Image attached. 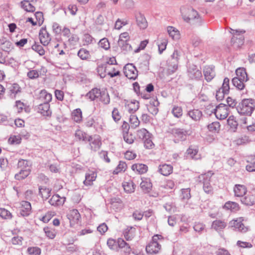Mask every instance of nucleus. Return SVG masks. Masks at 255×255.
Wrapping results in <instances>:
<instances>
[{"label": "nucleus", "mask_w": 255, "mask_h": 255, "mask_svg": "<svg viewBox=\"0 0 255 255\" xmlns=\"http://www.w3.org/2000/svg\"><path fill=\"white\" fill-rule=\"evenodd\" d=\"M255 109V100L245 99L238 106L237 110L240 115L251 116Z\"/></svg>", "instance_id": "1"}, {"label": "nucleus", "mask_w": 255, "mask_h": 255, "mask_svg": "<svg viewBox=\"0 0 255 255\" xmlns=\"http://www.w3.org/2000/svg\"><path fill=\"white\" fill-rule=\"evenodd\" d=\"M212 173L208 172L201 174L198 176L199 182L203 184V188L205 192L209 194L212 192L213 188L210 184V179Z\"/></svg>", "instance_id": "2"}, {"label": "nucleus", "mask_w": 255, "mask_h": 255, "mask_svg": "<svg viewBox=\"0 0 255 255\" xmlns=\"http://www.w3.org/2000/svg\"><path fill=\"white\" fill-rule=\"evenodd\" d=\"M181 13L184 20L187 22H189L198 17L197 12L191 7H182Z\"/></svg>", "instance_id": "3"}, {"label": "nucleus", "mask_w": 255, "mask_h": 255, "mask_svg": "<svg viewBox=\"0 0 255 255\" xmlns=\"http://www.w3.org/2000/svg\"><path fill=\"white\" fill-rule=\"evenodd\" d=\"M214 113L217 118L220 120L226 119L229 115L227 106L223 104H220L214 109Z\"/></svg>", "instance_id": "4"}, {"label": "nucleus", "mask_w": 255, "mask_h": 255, "mask_svg": "<svg viewBox=\"0 0 255 255\" xmlns=\"http://www.w3.org/2000/svg\"><path fill=\"white\" fill-rule=\"evenodd\" d=\"M244 31H238L237 30H232L233 37L231 39V42L233 44H236L237 47H239L244 43Z\"/></svg>", "instance_id": "5"}, {"label": "nucleus", "mask_w": 255, "mask_h": 255, "mask_svg": "<svg viewBox=\"0 0 255 255\" xmlns=\"http://www.w3.org/2000/svg\"><path fill=\"white\" fill-rule=\"evenodd\" d=\"M124 72L125 76L129 79L134 80L137 76V71L134 65H125Z\"/></svg>", "instance_id": "6"}, {"label": "nucleus", "mask_w": 255, "mask_h": 255, "mask_svg": "<svg viewBox=\"0 0 255 255\" xmlns=\"http://www.w3.org/2000/svg\"><path fill=\"white\" fill-rule=\"evenodd\" d=\"M104 65H101V66H99L97 68L98 72L101 78H103L105 77L106 73L110 76L111 77H114L120 75V72L119 70H116L115 68H113V70L112 71H107L106 67L103 66Z\"/></svg>", "instance_id": "7"}, {"label": "nucleus", "mask_w": 255, "mask_h": 255, "mask_svg": "<svg viewBox=\"0 0 255 255\" xmlns=\"http://www.w3.org/2000/svg\"><path fill=\"white\" fill-rule=\"evenodd\" d=\"M158 235L154 236L153 237V241L149 243L146 247V251L148 254H156L159 252L160 250L161 246L155 240V237H158Z\"/></svg>", "instance_id": "8"}, {"label": "nucleus", "mask_w": 255, "mask_h": 255, "mask_svg": "<svg viewBox=\"0 0 255 255\" xmlns=\"http://www.w3.org/2000/svg\"><path fill=\"white\" fill-rule=\"evenodd\" d=\"M87 141L89 142L91 149L94 151L98 150L101 145L100 137L98 135L88 136Z\"/></svg>", "instance_id": "9"}, {"label": "nucleus", "mask_w": 255, "mask_h": 255, "mask_svg": "<svg viewBox=\"0 0 255 255\" xmlns=\"http://www.w3.org/2000/svg\"><path fill=\"white\" fill-rule=\"evenodd\" d=\"M196 65H189L188 67L189 76L192 79H198L202 77V73Z\"/></svg>", "instance_id": "10"}, {"label": "nucleus", "mask_w": 255, "mask_h": 255, "mask_svg": "<svg viewBox=\"0 0 255 255\" xmlns=\"http://www.w3.org/2000/svg\"><path fill=\"white\" fill-rule=\"evenodd\" d=\"M203 73L205 79L208 81H211L215 76L214 67L213 65H207L203 69Z\"/></svg>", "instance_id": "11"}, {"label": "nucleus", "mask_w": 255, "mask_h": 255, "mask_svg": "<svg viewBox=\"0 0 255 255\" xmlns=\"http://www.w3.org/2000/svg\"><path fill=\"white\" fill-rule=\"evenodd\" d=\"M152 185L150 179L145 178L144 179V194H147L149 197H156L158 196V193L152 190Z\"/></svg>", "instance_id": "12"}, {"label": "nucleus", "mask_w": 255, "mask_h": 255, "mask_svg": "<svg viewBox=\"0 0 255 255\" xmlns=\"http://www.w3.org/2000/svg\"><path fill=\"white\" fill-rule=\"evenodd\" d=\"M67 218L69 220L71 226L74 225L78 223L81 216L78 211L76 209H73L70 211L67 215Z\"/></svg>", "instance_id": "13"}, {"label": "nucleus", "mask_w": 255, "mask_h": 255, "mask_svg": "<svg viewBox=\"0 0 255 255\" xmlns=\"http://www.w3.org/2000/svg\"><path fill=\"white\" fill-rule=\"evenodd\" d=\"M159 105V103L157 99H152L150 100L149 104H146V106L149 112L152 115H156L158 112L157 107Z\"/></svg>", "instance_id": "14"}, {"label": "nucleus", "mask_w": 255, "mask_h": 255, "mask_svg": "<svg viewBox=\"0 0 255 255\" xmlns=\"http://www.w3.org/2000/svg\"><path fill=\"white\" fill-rule=\"evenodd\" d=\"M20 205V215L23 217L28 216L31 210L30 203L27 201H22L21 202Z\"/></svg>", "instance_id": "15"}, {"label": "nucleus", "mask_w": 255, "mask_h": 255, "mask_svg": "<svg viewBox=\"0 0 255 255\" xmlns=\"http://www.w3.org/2000/svg\"><path fill=\"white\" fill-rule=\"evenodd\" d=\"M38 112L43 116L49 117L51 115V111L50 110V105L49 103L44 102L43 104H39L37 108Z\"/></svg>", "instance_id": "16"}, {"label": "nucleus", "mask_w": 255, "mask_h": 255, "mask_svg": "<svg viewBox=\"0 0 255 255\" xmlns=\"http://www.w3.org/2000/svg\"><path fill=\"white\" fill-rule=\"evenodd\" d=\"M39 35L41 43L44 46L47 45L51 40V37L46 28H42L40 30Z\"/></svg>", "instance_id": "17"}, {"label": "nucleus", "mask_w": 255, "mask_h": 255, "mask_svg": "<svg viewBox=\"0 0 255 255\" xmlns=\"http://www.w3.org/2000/svg\"><path fill=\"white\" fill-rule=\"evenodd\" d=\"M232 227H234L242 233L246 232L248 229L247 227H245L244 224L242 223L241 219H237L236 220H232L230 223Z\"/></svg>", "instance_id": "18"}, {"label": "nucleus", "mask_w": 255, "mask_h": 255, "mask_svg": "<svg viewBox=\"0 0 255 255\" xmlns=\"http://www.w3.org/2000/svg\"><path fill=\"white\" fill-rule=\"evenodd\" d=\"M36 1V0L32 2L31 1V0H24L21 1L20 5L27 12H33L35 10L33 3Z\"/></svg>", "instance_id": "19"}, {"label": "nucleus", "mask_w": 255, "mask_h": 255, "mask_svg": "<svg viewBox=\"0 0 255 255\" xmlns=\"http://www.w3.org/2000/svg\"><path fill=\"white\" fill-rule=\"evenodd\" d=\"M97 178V173L93 171H88L85 175V180L84 181V184L86 186L91 185L93 182Z\"/></svg>", "instance_id": "20"}, {"label": "nucleus", "mask_w": 255, "mask_h": 255, "mask_svg": "<svg viewBox=\"0 0 255 255\" xmlns=\"http://www.w3.org/2000/svg\"><path fill=\"white\" fill-rule=\"evenodd\" d=\"M65 201V197H60L58 195L52 196L51 199L48 201L49 204L52 206L62 205Z\"/></svg>", "instance_id": "21"}, {"label": "nucleus", "mask_w": 255, "mask_h": 255, "mask_svg": "<svg viewBox=\"0 0 255 255\" xmlns=\"http://www.w3.org/2000/svg\"><path fill=\"white\" fill-rule=\"evenodd\" d=\"M168 33L172 39L177 40L180 38V33L179 31L174 27L168 26L167 27Z\"/></svg>", "instance_id": "22"}, {"label": "nucleus", "mask_w": 255, "mask_h": 255, "mask_svg": "<svg viewBox=\"0 0 255 255\" xmlns=\"http://www.w3.org/2000/svg\"><path fill=\"white\" fill-rule=\"evenodd\" d=\"M187 115L194 121H199L202 117V112L198 109H194L188 111Z\"/></svg>", "instance_id": "23"}, {"label": "nucleus", "mask_w": 255, "mask_h": 255, "mask_svg": "<svg viewBox=\"0 0 255 255\" xmlns=\"http://www.w3.org/2000/svg\"><path fill=\"white\" fill-rule=\"evenodd\" d=\"M151 138V134L144 128V147L151 149L154 146Z\"/></svg>", "instance_id": "24"}, {"label": "nucleus", "mask_w": 255, "mask_h": 255, "mask_svg": "<svg viewBox=\"0 0 255 255\" xmlns=\"http://www.w3.org/2000/svg\"><path fill=\"white\" fill-rule=\"evenodd\" d=\"M126 109L129 113H133L138 109V102L137 101H125Z\"/></svg>", "instance_id": "25"}, {"label": "nucleus", "mask_w": 255, "mask_h": 255, "mask_svg": "<svg viewBox=\"0 0 255 255\" xmlns=\"http://www.w3.org/2000/svg\"><path fill=\"white\" fill-rule=\"evenodd\" d=\"M235 195L238 197L243 196L247 192V188L245 186L240 184H236L234 188Z\"/></svg>", "instance_id": "26"}, {"label": "nucleus", "mask_w": 255, "mask_h": 255, "mask_svg": "<svg viewBox=\"0 0 255 255\" xmlns=\"http://www.w3.org/2000/svg\"><path fill=\"white\" fill-rule=\"evenodd\" d=\"M226 226L227 224L224 221L220 220H216L213 222L212 228L217 232H220L225 229Z\"/></svg>", "instance_id": "27"}, {"label": "nucleus", "mask_w": 255, "mask_h": 255, "mask_svg": "<svg viewBox=\"0 0 255 255\" xmlns=\"http://www.w3.org/2000/svg\"><path fill=\"white\" fill-rule=\"evenodd\" d=\"M198 149L197 147L191 146L187 150V154L190 157L194 159L200 158V155L198 154Z\"/></svg>", "instance_id": "28"}, {"label": "nucleus", "mask_w": 255, "mask_h": 255, "mask_svg": "<svg viewBox=\"0 0 255 255\" xmlns=\"http://www.w3.org/2000/svg\"><path fill=\"white\" fill-rule=\"evenodd\" d=\"M237 76L235 78L240 79L241 80L248 81V77L246 69L244 68H238L236 70Z\"/></svg>", "instance_id": "29"}, {"label": "nucleus", "mask_w": 255, "mask_h": 255, "mask_svg": "<svg viewBox=\"0 0 255 255\" xmlns=\"http://www.w3.org/2000/svg\"><path fill=\"white\" fill-rule=\"evenodd\" d=\"M135 228L130 227L127 228L123 232L127 241H131L134 236Z\"/></svg>", "instance_id": "30"}, {"label": "nucleus", "mask_w": 255, "mask_h": 255, "mask_svg": "<svg viewBox=\"0 0 255 255\" xmlns=\"http://www.w3.org/2000/svg\"><path fill=\"white\" fill-rule=\"evenodd\" d=\"M158 170L162 175L164 176H167L172 172V166L168 164L160 165Z\"/></svg>", "instance_id": "31"}, {"label": "nucleus", "mask_w": 255, "mask_h": 255, "mask_svg": "<svg viewBox=\"0 0 255 255\" xmlns=\"http://www.w3.org/2000/svg\"><path fill=\"white\" fill-rule=\"evenodd\" d=\"M101 90L98 88H94L86 95L91 101H94L99 98L101 94Z\"/></svg>", "instance_id": "32"}, {"label": "nucleus", "mask_w": 255, "mask_h": 255, "mask_svg": "<svg viewBox=\"0 0 255 255\" xmlns=\"http://www.w3.org/2000/svg\"><path fill=\"white\" fill-rule=\"evenodd\" d=\"M123 186L124 190L128 193L133 192L135 189V185L130 180L128 182H124L123 183Z\"/></svg>", "instance_id": "33"}, {"label": "nucleus", "mask_w": 255, "mask_h": 255, "mask_svg": "<svg viewBox=\"0 0 255 255\" xmlns=\"http://www.w3.org/2000/svg\"><path fill=\"white\" fill-rule=\"evenodd\" d=\"M39 99L44 102L49 103L52 100V95L48 93L46 90H42L39 93Z\"/></svg>", "instance_id": "34"}, {"label": "nucleus", "mask_w": 255, "mask_h": 255, "mask_svg": "<svg viewBox=\"0 0 255 255\" xmlns=\"http://www.w3.org/2000/svg\"><path fill=\"white\" fill-rule=\"evenodd\" d=\"M241 202L245 205L252 206L255 203V197L253 195H248L243 197Z\"/></svg>", "instance_id": "35"}, {"label": "nucleus", "mask_w": 255, "mask_h": 255, "mask_svg": "<svg viewBox=\"0 0 255 255\" xmlns=\"http://www.w3.org/2000/svg\"><path fill=\"white\" fill-rule=\"evenodd\" d=\"M75 138L78 140L87 141L88 139V135L86 132L80 129H77L75 133Z\"/></svg>", "instance_id": "36"}, {"label": "nucleus", "mask_w": 255, "mask_h": 255, "mask_svg": "<svg viewBox=\"0 0 255 255\" xmlns=\"http://www.w3.org/2000/svg\"><path fill=\"white\" fill-rule=\"evenodd\" d=\"M101 94L99 98L104 104L107 105L110 103V98L109 95L106 90H101Z\"/></svg>", "instance_id": "37"}, {"label": "nucleus", "mask_w": 255, "mask_h": 255, "mask_svg": "<svg viewBox=\"0 0 255 255\" xmlns=\"http://www.w3.org/2000/svg\"><path fill=\"white\" fill-rule=\"evenodd\" d=\"M247 81L241 80L240 79H238L237 78H233L232 79V84L238 89L242 90L244 89L245 86L244 83Z\"/></svg>", "instance_id": "38"}, {"label": "nucleus", "mask_w": 255, "mask_h": 255, "mask_svg": "<svg viewBox=\"0 0 255 255\" xmlns=\"http://www.w3.org/2000/svg\"><path fill=\"white\" fill-rule=\"evenodd\" d=\"M39 192L43 199H47L50 196L51 190L46 187H40L39 188Z\"/></svg>", "instance_id": "39"}, {"label": "nucleus", "mask_w": 255, "mask_h": 255, "mask_svg": "<svg viewBox=\"0 0 255 255\" xmlns=\"http://www.w3.org/2000/svg\"><path fill=\"white\" fill-rule=\"evenodd\" d=\"M29 169H21L19 172L16 174L15 178L17 180H21L26 177L30 173Z\"/></svg>", "instance_id": "40"}, {"label": "nucleus", "mask_w": 255, "mask_h": 255, "mask_svg": "<svg viewBox=\"0 0 255 255\" xmlns=\"http://www.w3.org/2000/svg\"><path fill=\"white\" fill-rule=\"evenodd\" d=\"M250 141V139L249 136L247 135H244L241 136L234 141V142L238 145H240L244 144H246Z\"/></svg>", "instance_id": "41"}, {"label": "nucleus", "mask_w": 255, "mask_h": 255, "mask_svg": "<svg viewBox=\"0 0 255 255\" xmlns=\"http://www.w3.org/2000/svg\"><path fill=\"white\" fill-rule=\"evenodd\" d=\"M168 41L166 38L159 40L157 43L158 50L161 53L166 48Z\"/></svg>", "instance_id": "42"}, {"label": "nucleus", "mask_w": 255, "mask_h": 255, "mask_svg": "<svg viewBox=\"0 0 255 255\" xmlns=\"http://www.w3.org/2000/svg\"><path fill=\"white\" fill-rule=\"evenodd\" d=\"M131 169L135 173L142 174L143 173V164L141 163L134 164L132 165Z\"/></svg>", "instance_id": "43"}, {"label": "nucleus", "mask_w": 255, "mask_h": 255, "mask_svg": "<svg viewBox=\"0 0 255 255\" xmlns=\"http://www.w3.org/2000/svg\"><path fill=\"white\" fill-rule=\"evenodd\" d=\"M78 56L83 60L88 59L90 57L89 51L87 50L81 48L78 52Z\"/></svg>", "instance_id": "44"}, {"label": "nucleus", "mask_w": 255, "mask_h": 255, "mask_svg": "<svg viewBox=\"0 0 255 255\" xmlns=\"http://www.w3.org/2000/svg\"><path fill=\"white\" fill-rule=\"evenodd\" d=\"M72 117L74 121L79 122L82 120V111L80 109H77L72 113Z\"/></svg>", "instance_id": "45"}, {"label": "nucleus", "mask_w": 255, "mask_h": 255, "mask_svg": "<svg viewBox=\"0 0 255 255\" xmlns=\"http://www.w3.org/2000/svg\"><path fill=\"white\" fill-rule=\"evenodd\" d=\"M130 38L128 33L125 32L122 33L120 36L118 42V44H122L123 43L128 42Z\"/></svg>", "instance_id": "46"}, {"label": "nucleus", "mask_w": 255, "mask_h": 255, "mask_svg": "<svg viewBox=\"0 0 255 255\" xmlns=\"http://www.w3.org/2000/svg\"><path fill=\"white\" fill-rule=\"evenodd\" d=\"M99 45L106 50H108L110 48V42L106 38L101 39L99 42Z\"/></svg>", "instance_id": "47"}, {"label": "nucleus", "mask_w": 255, "mask_h": 255, "mask_svg": "<svg viewBox=\"0 0 255 255\" xmlns=\"http://www.w3.org/2000/svg\"><path fill=\"white\" fill-rule=\"evenodd\" d=\"M208 128L211 131H218L220 128V124L218 122H213L208 126Z\"/></svg>", "instance_id": "48"}, {"label": "nucleus", "mask_w": 255, "mask_h": 255, "mask_svg": "<svg viewBox=\"0 0 255 255\" xmlns=\"http://www.w3.org/2000/svg\"><path fill=\"white\" fill-rule=\"evenodd\" d=\"M229 82L230 80L228 78L226 77L225 78H224L222 86L220 88L221 89L223 90V91H224V93H229Z\"/></svg>", "instance_id": "49"}, {"label": "nucleus", "mask_w": 255, "mask_h": 255, "mask_svg": "<svg viewBox=\"0 0 255 255\" xmlns=\"http://www.w3.org/2000/svg\"><path fill=\"white\" fill-rule=\"evenodd\" d=\"M228 124L231 128L233 129H235L237 128L238 124L237 122L235 120V118L233 116H231L229 117L227 120Z\"/></svg>", "instance_id": "50"}, {"label": "nucleus", "mask_w": 255, "mask_h": 255, "mask_svg": "<svg viewBox=\"0 0 255 255\" xmlns=\"http://www.w3.org/2000/svg\"><path fill=\"white\" fill-rule=\"evenodd\" d=\"M127 167V164L124 161H120L117 168L114 171L115 174H118L121 171H125Z\"/></svg>", "instance_id": "51"}, {"label": "nucleus", "mask_w": 255, "mask_h": 255, "mask_svg": "<svg viewBox=\"0 0 255 255\" xmlns=\"http://www.w3.org/2000/svg\"><path fill=\"white\" fill-rule=\"evenodd\" d=\"M27 251L30 255H40L41 254L40 249L37 247H29Z\"/></svg>", "instance_id": "52"}, {"label": "nucleus", "mask_w": 255, "mask_h": 255, "mask_svg": "<svg viewBox=\"0 0 255 255\" xmlns=\"http://www.w3.org/2000/svg\"><path fill=\"white\" fill-rule=\"evenodd\" d=\"M129 122L131 128H135L139 124V121L136 116L131 115L129 118Z\"/></svg>", "instance_id": "53"}, {"label": "nucleus", "mask_w": 255, "mask_h": 255, "mask_svg": "<svg viewBox=\"0 0 255 255\" xmlns=\"http://www.w3.org/2000/svg\"><path fill=\"white\" fill-rule=\"evenodd\" d=\"M121 47V50L124 52L125 53L130 52L132 50L131 46L129 44L128 42L123 43L122 44H118Z\"/></svg>", "instance_id": "54"}, {"label": "nucleus", "mask_w": 255, "mask_h": 255, "mask_svg": "<svg viewBox=\"0 0 255 255\" xmlns=\"http://www.w3.org/2000/svg\"><path fill=\"white\" fill-rule=\"evenodd\" d=\"M181 198L183 200H188L191 198L190 189L189 188L181 190Z\"/></svg>", "instance_id": "55"}, {"label": "nucleus", "mask_w": 255, "mask_h": 255, "mask_svg": "<svg viewBox=\"0 0 255 255\" xmlns=\"http://www.w3.org/2000/svg\"><path fill=\"white\" fill-rule=\"evenodd\" d=\"M44 231L46 236L50 239H53L55 237V232L53 229L46 227L44 228Z\"/></svg>", "instance_id": "56"}, {"label": "nucleus", "mask_w": 255, "mask_h": 255, "mask_svg": "<svg viewBox=\"0 0 255 255\" xmlns=\"http://www.w3.org/2000/svg\"><path fill=\"white\" fill-rule=\"evenodd\" d=\"M0 216L4 219H11L12 215L8 210L4 208H0Z\"/></svg>", "instance_id": "57"}, {"label": "nucleus", "mask_w": 255, "mask_h": 255, "mask_svg": "<svg viewBox=\"0 0 255 255\" xmlns=\"http://www.w3.org/2000/svg\"><path fill=\"white\" fill-rule=\"evenodd\" d=\"M83 41L84 45H88L91 44L95 41L94 39L89 34H85L83 36Z\"/></svg>", "instance_id": "58"}, {"label": "nucleus", "mask_w": 255, "mask_h": 255, "mask_svg": "<svg viewBox=\"0 0 255 255\" xmlns=\"http://www.w3.org/2000/svg\"><path fill=\"white\" fill-rule=\"evenodd\" d=\"M123 138L126 142L128 144H131L134 141L133 135L128 132L123 133Z\"/></svg>", "instance_id": "59"}, {"label": "nucleus", "mask_w": 255, "mask_h": 255, "mask_svg": "<svg viewBox=\"0 0 255 255\" xmlns=\"http://www.w3.org/2000/svg\"><path fill=\"white\" fill-rule=\"evenodd\" d=\"M32 48L33 50L36 51L40 55H43L45 53V50L42 46L40 45L34 44L32 46Z\"/></svg>", "instance_id": "60"}, {"label": "nucleus", "mask_w": 255, "mask_h": 255, "mask_svg": "<svg viewBox=\"0 0 255 255\" xmlns=\"http://www.w3.org/2000/svg\"><path fill=\"white\" fill-rule=\"evenodd\" d=\"M172 113L176 118H179L182 115V109L180 107H174L172 111Z\"/></svg>", "instance_id": "61"}, {"label": "nucleus", "mask_w": 255, "mask_h": 255, "mask_svg": "<svg viewBox=\"0 0 255 255\" xmlns=\"http://www.w3.org/2000/svg\"><path fill=\"white\" fill-rule=\"evenodd\" d=\"M173 133L181 139H184L186 136L185 131L181 129H174L173 130Z\"/></svg>", "instance_id": "62"}, {"label": "nucleus", "mask_w": 255, "mask_h": 255, "mask_svg": "<svg viewBox=\"0 0 255 255\" xmlns=\"http://www.w3.org/2000/svg\"><path fill=\"white\" fill-rule=\"evenodd\" d=\"M18 167L21 168V169H29L28 167V162L26 160L20 159L17 163Z\"/></svg>", "instance_id": "63"}, {"label": "nucleus", "mask_w": 255, "mask_h": 255, "mask_svg": "<svg viewBox=\"0 0 255 255\" xmlns=\"http://www.w3.org/2000/svg\"><path fill=\"white\" fill-rule=\"evenodd\" d=\"M52 29L56 34H59L61 33V27L57 23L54 22L52 25Z\"/></svg>", "instance_id": "64"}]
</instances>
